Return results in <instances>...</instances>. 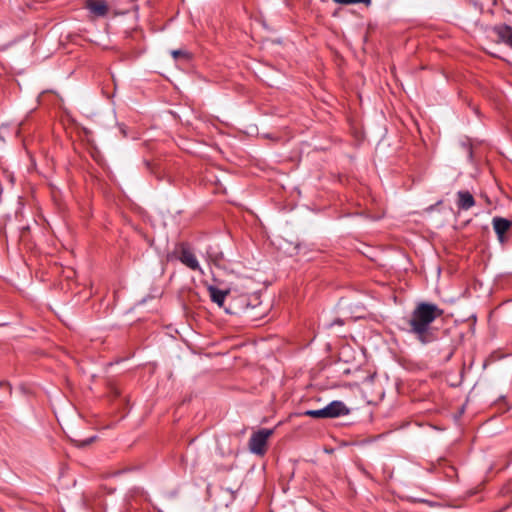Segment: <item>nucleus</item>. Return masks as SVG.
Here are the masks:
<instances>
[{
  "label": "nucleus",
  "instance_id": "nucleus-1",
  "mask_svg": "<svg viewBox=\"0 0 512 512\" xmlns=\"http://www.w3.org/2000/svg\"><path fill=\"white\" fill-rule=\"evenodd\" d=\"M444 314L443 309L434 303L420 302L411 312L408 318H404L406 325L404 328L410 334H413L422 344L430 343L434 340V334L431 331V324Z\"/></svg>",
  "mask_w": 512,
  "mask_h": 512
},
{
  "label": "nucleus",
  "instance_id": "nucleus-2",
  "mask_svg": "<svg viewBox=\"0 0 512 512\" xmlns=\"http://www.w3.org/2000/svg\"><path fill=\"white\" fill-rule=\"evenodd\" d=\"M251 300H252L251 296H248L246 294H242V295H238V296L231 295L229 303H228L227 307H225V311H226V313L232 314V315H239L242 313L247 314L248 317L255 319L256 316L251 315L250 312L254 308H256V306L258 304H260V302H259V298L256 296L253 297V301L255 303H252Z\"/></svg>",
  "mask_w": 512,
  "mask_h": 512
},
{
  "label": "nucleus",
  "instance_id": "nucleus-3",
  "mask_svg": "<svg viewBox=\"0 0 512 512\" xmlns=\"http://www.w3.org/2000/svg\"><path fill=\"white\" fill-rule=\"evenodd\" d=\"M273 434L272 429L262 428L254 432L249 439V449L252 453L263 456L267 450V441Z\"/></svg>",
  "mask_w": 512,
  "mask_h": 512
},
{
  "label": "nucleus",
  "instance_id": "nucleus-4",
  "mask_svg": "<svg viewBox=\"0 0 512 512\" xmlns=\"http://www.w3.org/2000/svg\"><path fill=\"white\" fill-rule=\"evenodd\" d=\"M487 36L495 43H503L512 49V27L507 24H498L488 28Z\"/></svg>",
  "mask_w": 512,
  "mask_h": 512
},
{
  "label": "nucleus",
  "instance_id": "nucleus-5",
  "mask_svg": "<svg viewBox=\"0 0 512 512\" xmlns=\"http://www.w3.org/2000/svg\"><path fill=\"white\" fill-rule=\"evenodd\" d=\"M177 258L182 264H184L189 269L193 271H201V267L199 265L195 253L190 249V247L187 244L182 243L180 245Z\"/></svg>",
  "mask_w": 512,
  "mask_h": 512
},
{
  "label": "nucleus",
  "instance_id": "nucleus-6",
  "mask_svg": "<svg viewBox=\"0 0 512 512\" xmlns=\"http://www.w3.org/2000/svg\"><path fill=\"white\" fill-rule=\"evenodd\" d=\"M327 418H337L340 416H346L350 413V409L339 400L332 401L326 407H324Z\"/></svg>",
  "mask_w": 512,
  "mask_h": 512
},
{
  "label": "nucleus",
  "instance_id": "nucleus-7",
  "mask_svg": "<svg viewBox=\"0 0 512 512\" xmlns=\"http://www.w3.org/2000/svg\"><path fill=\"white\" fill-rule=\"evenodd\" d=\"M85 8L96 17H105L109 11L106 0H85Z\"/></svg>",
  "mask_w": 512,
  "mask_h": 512
},
{
  "label": "nucleus",
  "instance_id": "nucleus-8",
  "mask_svg": "<svg viewBox=\"0 0 512 512\" xmlns=\"http://www.w3.org/2000/svg\"><path fill=\"white\" fill-rule=\"evenodd\" d=\"M494 231L498 240L503 243L505 240V233L512 227V221L503 217H494L492 220Z\"/></svg>",
  "mask_w": 512,
  "mask_h": 512
},
{
  "label": "nucleus",
  "instance_id": "nucleus-9",
  "mask_svg": "<svg viewBox=\"0 0 512 512\" xmlns=\"http://www.w3.org/2000/svg\"><path fill=\"white\" fill-rule=\"evenodd\" d=\"M208 291H209L210 298L214 303H216L219 307H222L224 309H225V307H227V305H225V303H226V301L229 302V300L231 298L230 291L220 290L215 286H209Z\"/></svg>",
  "mask_w": 512,
  "mask_h": 512
},
{
  "label": "nucleus",
  "instance_id": "nucleus-10",
  "mask_svg": "<svg viewBox=\"0 0 512 512\" xmlns=\"http://www.w3.org/2000/svg\"><path fill=\"white\" fill-rule=\"evenodd\" d=\"M474 196L467 190H460L457 192L456 205L459 210L467 211L475 205Z\"/></svg>",
  "mask_w": 512,
  "mask_h": 512
},
{
  "label": "nucleus",
  "instance_id": "nucleus-11",
  "mask_svg": "<svg viewBox=\"0 0 512 512\" xmlns=\"http://www.w3.org/2000/svg\"><path fill=\"white\" fill-rule=\"evenodd\" d=\"M171 55L175 60L189 61L191 59V54L184 49L172 50Z\"/></svg>",
  "mask_w": 512,
  "mask_h": 512
},
{
  "label": "nucleus",
  "instance_id": "nucleus-12",
  "mask_svg": "<svg viewBox=\"0 0 512 512\" xmlns=\"http://www.w3.org/2000/svg\"><path fill=\"white\" fill-rule=\"evenodd\" d=\"M302 415L312 418H327L324 408L317 410H306L302 413Z\"/></svg>",
  "mask_w": 512,
  "mask_h": 512
},
{
  "label": "nucleus",
  "instance_id": "nucleus-13",
  "mask_svg": "<svg viewBox=\"0 0 512 512\" xmlns=\"http://www.w3.org/2000/svg\"><path fill=\"white\" fill-rule=\"evenodd\" d=\"M207 255L215 265H220L221 261L224 259L222 252H213L211 248L207 251Z\"/></svg>",
  "mask_w": 512,
  "mask_h": 512
},
{
  "label": "nucleus",
  "instance_id": "nucleus-14",
  "mask_svg": "<svg viewBox=\"0 0 512 512\" xmlns=\"http://www.w3.org/2000/svg\"><path fill=\"white\" fill-rule=\"evenodd\" d=\"M333 2L341 5H351V4H364L365 6H370L372 0H332Z\"/></svg>",
  "mask_w": 512,
  "mask_h": 512
},
{
  "label": "nucleus",
  "instance_id": "nucleus-15",
  "mask_svg": "<svg viewBox=\"0 0 512 512\" xmlns=\"http://www.w3.org/2000/svg\"><path fill=\"white\" fill-rule=\"evenodd\" d=\"M94 439H95V437L93 436V437H90V438H87V439L81 440V441L75 440V444L78 447H85V446L91 444L94 441Z\"/></svg>",
  "mask_w": 512,
  "mask_h": 512
},
{
  "label": "nucleus",
  "instance_id": "nucleus-16",
  "mask_svg": "<svg viewBox=\"0 0 512 512\" xmlns=\"http://www.w3.org/2000/svg\"><path fill=\"white\" fill-rule=\"evenodd\" d=\"M409 501L412 503H426L428 505H432L431 501L421 499V498L409 497Z\"/></svg>",
  "mask_w": 512,
  "mask_h": 512
},
{
  "label": "nucleus",
  "instance_id": "nucleus-17",
  "mask_svg": "<svg viewBox=\"0 0 512 512\" xmlns=\"http://www.w3.org/2000/svg\"><path fill=\"white\" fill-rule=\"evenodd\" d=\"M472 4H473L474 9L477 12V15H480L484 12L483 4H478L476 1H474Z\"/></svg>",
  "mask_w": 512,
  "mask_h": 512
},
{
  "label": "nucleus",
  "instance_id": "nucleus-18",
  "mask_svg": "<svg viewBox=\"0 0 512 512\" xmlns=\"http://www.w3.org/2000/svg\"><path fill=\"white\" fill-rule=\"evenodd\" d=\"M4 143V138L2 137V135L0 134V146Z\"/></svg>",
  "mask_w": 512,
  "mask_h": 512
},
{
  "label": "nucleus",
  "instance_id": "nucleus-19",
  "mask_svg": "<svg viewBox=\"0 0 512 512\" xmlns=\"http://www.w3.org/2000/svg\"><path fill=\"white\" fill-rule=\"evenodd\" d=\"M507 508H508V505L504 506L499 512H502V511H504Z\"/></svg>",
  "mask_w": 512,
  "mask_h": 512
},
{
  "label": "nucleus",
  "instance_id": "nucleus-20",
  "mask_svg": "<svg viewBox=\"0 0 512 512\" xmlns=\"http://www.w3.org/2000/svg\"><path fill=\"white\" fill-rule=\"evenodd\" d=\"M3 385H8V383L0 382V386H3Z\"/></svg>",
  "mask_w": 512,
  "mask_h": 512
}]
</instances>
